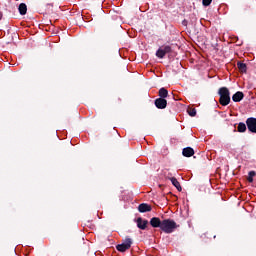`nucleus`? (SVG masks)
Wrapping results in <instances>:
<instances>
[{"label": "nucleus", "instance_id": "obj_1", "mask_svg": "<svg viewBox=\"0 0 256 256\" xmlns=\"http://www.w3.org/2000/svg\"><path fill=\"white\" fill-rule=\"evenodd\" d=\"M218 95L220 96L219 103L223 107H227L229 103H231V93L227 87H222L218 91Z\"/></svg>", "mask_w": 256, "mask_h": 256}, {"label": "nucleus", "instance_id": "obj_2", "mask_svg": "<svg viewBox=\"0 0 256 256\" xmlns=\"http://www.w3.org/2000/svg\"><path fill=\"white\" fill-rule=\"evenodd\" d=\"M132 244H133V241L131 240V238H126L122 244H118L116 246V249L117 251H120V253H125L127 249H131Z\"/></svg>", "mask_w": 256, "mask_h": 256}, {"label": "nucleus", "instance_id": "obj_3", "mask_svg": "<svg viewBox=\"0 0 256 256\" xmlns=\"http://www.w3.org/2000/svg\"><path fill=\"white\" fill-rule=\"evenodd\" d=\"M150 225H175V221L171 219H165L161 221V219L154 217L150 220Z\"/></svg>", "mask_w": 256, "mask_h": 256}, {"label": "nucleus", "instance_id": "obj_4", "mask_svg": "<svg viewBox=\"0 0 256 256\" xmlns=\"http://www.w3.org/2000/svg\"><path fill=\"white\" fill-rule=\"evenodd\" d=\"M166 53H171V46L167 45L160 47L156 52V57H158V59H163Z\"/></svg>", "mask_w": 256, "mask_h": 256}, {"label": "nucleus", "instance_id": "obj_5", "mask_svg": "<svg viewBox=\"0 0 256 256\" xmlns=\"http://www.w3.org/2000/svg\"><path fill=\"white\" fill-rule=\"evenodd\" d=\"M246 125L248 127V131H250V133H256V118H248L246 120Z\"/></svg>", "mask_w": 256, "mask_h": 256}, {"label": "nucleus", "instance_id": "obj_6", "mask_svg": "<svg viewBox=\"0 0 256 256\" xmlns=\"http://www.w3.org/2000/svg\"><path fill=\"white\" fill-rule=\"evenodd\" d=\"M154 227H160L161 231H164V233H173L177 228L175 225H154Z\"/></svg>", "mask_w": 256, "mask_h": 256}, {"label": "nucleus", "instance_id": "obj_7", "mask_svg": "<svg viewBox=\"0 0 256 256\" xmlns=\"http://www.w3.org/2000/svg\"><path fill=\"white\" fill-rule=\"evenodd\" d=\"M157 109H165L167 107V100L165 98H158L155 100Z\"/></svg>", "mask_w": 256, "mask_h": 256}, {"label": "nucleus", "instance_id": "obj_8", "mask_svg": "<svg viewBox=\"0 0 256 256\" xmlns=\"http://www.w3.org/2000/svg\"><path fill=\"white\" fill-rule=\"evenodd\" d=\"M151 205L147 204V203H142L138 206V211L140 213H147L149 211H151Z\"/></svg>", "mask_w": 256, "mask_h": 256}, {"label": "nucleus", "instance_id": "obj_9", "mask_svg": "<svg viewBox=\"0 0 256 256\" xmlns=\"http://www.w3.org/2000/svg\"><path fill=\"white\" fill-rule=\"evenodd\" d=\"M243 97H245L243 92L238 91L232 96V100L234 101V103H239L240 101H243Z\"/></svg>", "mask_w": 256, "mask_h": 256}, {"label": "nucleus", "instance_id": "obj_10", "mask_svg": "<svg viewBox=\"0 0 256 256\" xmlns=\"http://www.w3.org/2000/svg\"><path fill=\"white\" fill-rule=\"evenodd\" d=\"M182 155L184 157H193V155H195V150H193L191 147H186L183 149Z\"/></svg>", "mask_w": 256, "mask_h": 256}, {"label": "nucleus", "instance_id": "obj_11", "mask_svg": "<svg viewBox=\"0 0 256 256\" xmlns=\"http://www.w3.org/2000/svg\"><path fill=\"white\" fill-rule=\"evenodd\" d=\"M170 181H171L172 185H174V187H176V189H177L178 191H182L181 184L179 183V181L177 180V178L171 177V178H170Z\"/></svg>", "mask_w": 256, "mask_h": 256}, {"label": "nucleus", "instance_id": "obj_12", "mask_svg": "<svg viewBox=\"0 0 256 256\" xmlns=\"http://www.w3.org/2000/svg\"><path fill=\"white\" fill-rule=\"evenodd\" d=\"M168 96H169V91H167V89L161 88L159 90V97H160V99H166V97H168Z\"/></svg>", "mask_w": 256, "mask_h": 256}, {"label": "nucleus", "instance_id": "obj_13", "mask_svg": "<svg viewBox=\"0 0 256 256\" xmlns=\"http://www.w3.org/2000/svg\"><path fill=\"white\" fill-rule=\"evenodd\" d=\"M18 10H19L20 15H26L27 14V5L25 3H21L19 5Z\"/></svg>", "mask_w": 256, "mask_h": 256}, {"label": "nucleus", "instance_id": "obj_14", "mask_svg": "<svg viewBox=\"0 0 256 256\" xmlns=\"http://www.w3.org/2000/svg\"><path fill=\"white\" fill-rule=\"evenodd\" d=\"M247 131V126L245 123H239L238 124V132L239 133H245Z\"/></svg>", "mask_w": 256, "mask_h": 256}, {"label": "nucleus", "instance_id": "obj_15", "mask_svg": "<svg viewBox=\"0 0 256 256\" xmlns=\"http://www.w3.org/2000/svg\"><path fill=\"white\" fill-rule=\"evenodd\" d=\"M238 69L241 71V73H246L247 72V65L245 63H238Z\"/></svg>", "mask_w": 256, "mask_h": 256}, {"label": "nucleus", "instance_id": "obj_16", "mask_svg": "<svg viewBox=\"0 0 256 256\" xmlns=\"http://www.w3.org/2000/svg\"><path fill=\"white\" fill-rule=\"evenodd\" d=\"M137 225H149V221L143 220V218L139 217L136 219Z\"/></svg>", "mask_w": 256, "mask_h": 256}, {"label": "nucleus", "instance_id": "obj_17", "mask_svg": "<svg viewBox=\"0 0 256 256\" xmlns=\"http://www.w3.org/2000/svg\"><path fill=\"white\" fill-rule=\"evenodd\" d=\"M253 177H255V171L249 172V177H248L249 183H253Z\"/></svg>", "mask_w": 256, "mask_h": 256}, {"label": "nucleus", "instance_id": "obj_18", "mask_svg": "<svg viewBox=\"0 0 256 256\" xmlns=\"http://www.w3.org/2000/svg\"><path fill=\"white\" fill-rule=\"evenodd\" d=\"M213 0H202V3H203V5H204V7H209V5H211V2H212Z\"/></svg>", "mask_w": 256, "mask_h": 256}, {"label": "nucleus", "instance_id": "obj_19", "mask_svg": "<svg viewBox=\"0 0 256 256\" xmlns=\"http://www.w3.org/2000/svg\"><path fill=\"white\" fill-rule=\"evenodd\" d=\"M188 113H189L190 117H195V115H197V110L191 109L188 111Z\"/></svg>", "mask_w": 256, "mask_h": 256}, {"label": "nucleus", "instance_id": "obj_20", "mask_svg": "<svg viewBox=\"0 0 256 256\" xmlns=\"http://www.w3.org/2000/svg\"><path fill=\"white\" fill-rule=\"evenodd\" d=\"M138 228H140L142 231H145V229H147V225H138Z\"/></svg>", "mask_w": 256, "mask_h": 256}, {"label": "nucleus", "instance_id": "obj_21", "mask_svg": "<svg viewBox=\"0 0 256 256\" xmlns=\"http://www.w3.org/2000/svg\"><path fill=\"white\" fill-rule=\"evenodd\" d=\"M3 19V12H0V21Z\"/></svg>", "mask_w": 256, "mask_h": 256}, {"label": "nucleus", "instance_id": "obj_22", "mask_svg": "<svg viewBox=\"0 0 256 256\" xmlns=\"http://www.w3.org/2000/svg\"><path fill=\"white\" fill-rule=\"evenodd\" d=\"M49 7H53V4H49Z\"/></svg>", "mask_w": 256, "mask_h": 256}]
</instances>
